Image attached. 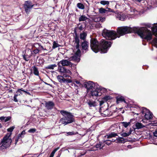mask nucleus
<instances>
[{"label": "nucleus", "instance_id": "obj_1", "mask_svg": "<svg viewBox=\"0 0 157 157\" xmlns=\"http://www.w3.org/2000/svg\"><path fill=\"white\" fill-rule=\"evenodd\" d=\"M151 29L152 33L147 28L137 27V29L136 30L135 33H137L141 38L147 41L150 40L152 38L153 35L157 37V25L153 26ZM153 44L154 46L157 48V38L153 40Z\"/></svg>", "mask_w": 157, "mask_h": 157}, {"label": "nucleus", "instance_id": "obj_2", "mask_svg": "<svg viewBox=\"0 0 157 157\" xmlns=\"http://www.w3.org/2000/svg\"><path fill=\"white\" fill-rule=\"evenodd\" d=\"M60 113L64 116L60 120L62 124L66 125L74 121L73 116L71 113L64 110H61Z\"/></svg>", "mask_w": 157, "mask_h": 157}, {"label": "nucleus", "instance_id": "obj_3", "mask_svg": "<svg viewBox=\"0 0 157 157\" xmlns=\"http://www.w3.org/2000/svg\"><path fill=\"white\" fill-rule=\"evenodd\" d=\"M11 135V132L8 133L3 138L0 143V150H5L10 147L12 142Z\"/></svg>", "mask_w": 157, "mask_h": 157}, {"label": "nucleus", "instance_id": "obj_4", "mask_svg": "<svg viewBox=\"0 0 157 157\" xmlns=\"http://www.w3.org/2000/svg\"><path fill=\"white\" fill-rule=\"evenodd\" d=\"M102 35L105 38L110 40L115 39L117 37H119L116 33L113 31L104 29L102 33Z\"/></svg>", "mask_w": 157, "mask_h": 157}, {"label": "nucleus", "instance_id": "obj_5", "mask_svg": "<svg viewBox=\"0 0 157 157\" xmlns=\"http://www.w3.org/2000/svg\"><path fill=\"white\" fill-rule=\"evenodd\" d=\"M74 41L76 45V49L74 50L75 55L72 57V59L76 60L78 61L80 60L79 57L80 54V51L78 48L79 47V40L78 37L75 36Z\"/></svg>", "mask_w": 157, "mask_h": 157}, {"label": "nucleus", "instance_id": "obj_6", "mask_svg": "<svg viewBox=\"0 0 157 157\" xmlns=\"http://www.w3.org/2000/svg\"><path fill=\"white\" fill-rule=\"evenodd\" d=\"M136 29L137 27H136L131 28L129 27L125 26L118 28L117 33L120 35V36H122L126 34L132 32L135 33Z\"/></svg>", "mask_w": 157, "mask_h": 157}, {"label": "nucleus", "instance_id": "obj_7", "mask_svg": "<svg viewBox=\"0 0 157 157\" xmlns=\"http://www.w3.org/2000/svg\"><path fill=\"white\" fill-rule=\"evenodd\" d=\"M112 43L104 40H102L100 43V52L101 53H105L111 46Z\"/></svg>", "mask_w": 157, "mask_h": 157}, {"label": "nucleus", "instance_id": "obj_8", "mask_svg": "<svg viewBox=\"0 0 157 157\" xmlns=\"http://www.w3.org/2000/svg\"><path fill=\"white\" fill-rule=\"evenodd\" d=\"M90 47L92 50L95 53H97L100 50V45L99 46L98 41L95 39H91Z\"/></svg>", "mask_w": 157, "mask_h": 157}, {"label": "nucleus", "instance_id": "obj_9", "mask_svg": "<svg viewBox=\"0 0 157 157\" xmlns=\"http://www.w3.org/2000/svg\"><path fill=\"white\" fill-rule=\"evenodd\" d=\"M114 15L117 19L121 21H124L127 19H130L132 18L130 15L121 13L119 12H116Z\"/></svg>", "mask_w": 157, "mask_h": 157}, {"label": "nucleus", "instance_id": "obj_10", "mask_svg": "<svg viewBox=\"0 0 157 157\" xmlns=\"http://www.w3.org/2000/svg\"><path fill=\"white\" fill-rule=\"evenodd\" d=\"M117 136V134L114 132H112L109 135L105 136L104 137V140H105L104 142L105 143L108 145H110L112 141H114L115 140L112 139V140H108L107 139H110L112 137H115Z\"/></svg>", "mask_w": 157, "mask_h": 157}, {"label": "nucleus", "instance_id": "obj_11", "mask_svg": "<svg viewBox=\"0 0 157 157\" xmlns=\"http://www.w3.org/2000/svg\"><path fill=\"white\" fill-rule=\"evenodd\" d=\"M141 112L143 114H145L144 117L147 120L151 119L153 117V114L149 110L146 108L143 107L141 109Z\"/></svg>", "mask_w": 157, "mask_h": 157}, {"label": "nucleus", "instance_id": "obj_12", "mask_svg": "<svg viewBox=\"0 0 157 157\" xmlns=\"http://www.w3.org/2000/svg\"><path fill=\"white\" fill-rule=\"evenodd\" d=\"M101 88H99L98 86H94L93 88L90 91L91 95L92 96H100L101 94H99V90Z\"/></svg>", "mask_w": 157, "mask_h": 157}, {"label": "nucleus", "instance_id": "obj_13", "mask_svg": "<svg viewBox=\"0 0 157 157\" xmlns=\"http://www.w3.org/2000/svg\"><path fill=\"white\" fill-rule=\"evenodd\" d=\"M85 85L88 90L90 89L92 90L94 88V86H98V84L94 83L92 82L91 81L88 82L85 84Z\"/></svg>", "mask_w": 157, "mask_h": 157}, {"label": "nucleus", "instance_id": "obj_14", "mask_svg": "<svg viewBox=\"0 0 157 157\" xmlns=\"http://www.w3.org/2000/svg\"><path fill=\"white\" fill-rule=\"evenodd\" d=\"M33 6V5H32L31 2H26L24 5V7L25 9V11L27 13H29V10L32 8Z\"/></svg>", "mask_w": 157, "mask_h": 157}, {"label": "nucleus", "instance_id": "obj_15", "mask_svg": "<svg viewBox=\"0 0 157 157\" xmlns=\"http://www.w3.org/2000/svg\"><path fill=\"white\" fill-rule=\"evenodd\" d=\"M71 62L67 59H63L58 63V66H59L61 64L62 66H68L70 65Z\"/></svg>", "mask_w": 157, "mask_h": 157}, {"label": "nucleus", "instance_id": "obj_16", "mask_svg": "<svg viewBox=\"0 0 157 157\" xmlns=\"http://www.w3.org/2000/svg\"><path fill=\"white\" fill-rule=\"evenodd\" d=\"M54 105V104L53 102L52 101L46 102L45 104V107L48 109H52Z\"/></svg>", "mask_w": 157, "mask_h": 157}, {"label": "nucleus", "instance_id": "obj_17", "mask_svg": "<svg viewBox=\"0 0 157 157\" xmlns=\"http://www.w3.org/2000/svg\"><path fill=\"white\" fill-rule=\"evenodd\" d=\"M129 14H128V15H130L132 17H133V15L137 14L138 13V12L134 8H131L129 10Z\"/></svg>", "mask_w": 157, "mask_h": 157}, {"label": "nucleus", "instance_id": "obj_18", "mask_svg": "<svg viewBox=\"0 0 157 157\" xmlns=\"http://www.w3.org/2000/svg\"><path fill=\"white\" fill-rule=\"evenodd\" d=\"M89 43L86 41H85L82 44V46L83 50H87L89 46Z\"/></svg>", "mask_w": 157, "mask_h": 157}, {"label": "nucleus", "instance_id": "obj_19", "mask_svg": "<svg viewBox=\"0 0 157 157\" xmlns=\"http://www.w3.org/2000/svg\"><path fill=\"white\" fill-rule=\"evenodd\" d=\"M122 101H124V103H127L123 97L118 96L117 98V104H118Z\"/></svg>", "mask_w": 157, "mask_h": 157}, {"label": "nucleus", "instance_id": "obj_20", "mask_svg": "<svg viewBox=\"0 0 157 157\" xmlns=\"http://www.w3.org/2000/svg\"><path fill=\"white\" fill-rule=\"evenodd\" d=\"M64 73H65L67 74H64L63 75V76L65 77H70V75L71 74V71L68 69H67L65 68V71H64Z\"/></svg>", "mask_w": 157, "mask_h": 157}, {"label": "nucleus", "instance_id": "obj_21", "mask_svg": "<svg viewBox=\"0 0 157 157\" xmlns=\"http://www.w3.org/2000/svg\"><path fill=\"white\" fill-rule=\"evenodd\" d=\"M57 78L59 82L60 83L65 82L66 81V79H64L63 77L61 75H58Z\"/></svg>", "mask_w": 157, "mask_h": 157}, {"label": "nucleus", "instance_id": "obj_22", "mask_svg": "<svg viewBox=\"0 0 157 157\" xmlns=\"http://www.w3.org/2000/svg\"><path fill=\"white\" fill-rule=\"evenodd\" d=\"M32 68L34 74L38 76L39 75V72L37 68L35 66H34L32 67Z\"/></svg>", "mask_w": 157, "mask_h": 157}, {"label": "nucleus", "instance_id": "obj_23", "mask_svg": "<svg viewBox=\"0 0 157 157\" xmlns=\"http://www.w3.org/2000/svg\"><path fill=\"white\" fill-rule=\"evenodd\" d=\"M87 104L90 107H94L97 105V104L96 102L95 101H89L88 102Z\"/></svg>", "mask_w": 157, "mask_h": 157}, {"label": "nucleus", "instance_id": "obj_24", "mask_svg": "<svg viewBox=\"0 0 157 157\" xmlns=\"http://www.w3.org/2000/svg\"><path fill=\"white\" fill-rule=\"evenodd\" d=\"M135 126L136 128L139 129L145 127L144 125L140 123L137 122Z\"/></svg>", "mask_w": 157, "mask_h": 157}, {"label": "nucleus", "instance_id": "obj_25", "mask_svg": "<svg viewBox=\"0 0 157 157\" xmlns=\"http://www.w3.org/2000/svg\"><path fill=\"white\" fill-rule=\"evenodd\" d=\"M117 141L119 143H124L126 142L125 140L123 137H119L117 139Z\"/></svg>", "mask_w": 157, "mask_h": 157}, {"label": "nucleus", "instance_id": "obj_26", "mask_svg": "<svg viewBox=\"0 0 157 157\" xmlns=\"http://www.w3.org/2000/svg\"><path fill=\"white\" fill-rule=\"evenodd\" d=\"M86 33L85 32H83L80 34V38L82 40H84L86 36Z\"/></svg>", "mask_w": 157, "mask_h": 157}, {"label": "nucleus", "instance_id": "obj_27", "mask_svg": "<svg viewBox=\"0 0 157 157\" xmlns=\"http://www.w3.org/2000/svg\"><path fill=\"white\" fill-rule=\"evenodd\" d=\"M112 98V97L109 96H105L102 99L103 101H106L110 100Z\"/></svg>", "mask_w": 157, "mask_h": 157}, {"label": "nucleus", "instance_id": "obj_28", "mask_svg": "<svg viewBox=\"0 0 157 157\" xmlns=\"http://www.w3.org/2000/svg\"><path fill=\"white\" fill-rule=\"evenodd\" d=\"M87 19V17L85 15H82L79 17V21H85Z\"/></svg>", "mask_w": 157, "mask_h": 157}, {"label": "nucleus", "instance_id": "obj_29", "mask_svg": "<svg viewBox=\"0 0 157 157\" xmlns=\"http://www.w3.org/2000/svg\"><path fill=\"white\" fill-rule=\"evenodd\" d=\"M56 66L57 65H56V64H55L48 66L47 67H46V68L48 69H53L55 67H56Z\"/></svg>", "mask_w": 157, "mask_h": 157}, {"label": "nucleus", "instance_id": "obj_30", "mask_svg": "<svg viewBox=\"0 0 157 157\" xmlns=\"http://www.w3.org/2000/svg\"><path fill=\"white\" fill-rule=\"evenodd\" d=\"M58 67H59L58 70H59V71L61 73H64L65 68L61 66L60 65V66H58Z\"/></svg>", "mask_w": 157, "mask_h": 157}, {"label": "nucleus", "instance_id": "obj_31", "mask_svg": "<svg viewBox=\"0 0 157 157\" xmlns=\"http://www.w3.org/2000/svg\"><path fill=\"white\" fill-rule=\"evenodd\" d=\"M107 11V10L103 8H101L99 9V12L100 13H105Z\"/></svg>", "mask_w": 157, "mask_h": 157}, {"label": "nucleus", "instance_id": "obj_32", "mask_svg": "<svg viewBox=\"0 0 157 157\" xmlns=\"http://www.w3.org/2000/svg\"><path fill=\"white\" fill-rule=\"evenodd\" d=\"M77 6L78 8L81 9L83 10L84 9V6L81 3H78L77 4Z\"/></svg>", "mask_w": 157, "mask_h": 157}, {"label": "nucleus", "instance_id": "obj_33", "mask_svg": "<svg viewBox=\"0 0 157 157\" xmlns=\"http://www.w3.org/2000/svg\"><path fill=\"white\" fill-rule=\"evenodd\" d=\"M59 147H58L57 148L55 149L51 153L50 157H53L55 153L59 149Z\"/></svg>", "mask_w": 157, "mask_h": 157}, {"label": "nucleus", "instance_id": "obj_34", "mask_svg": "<svg viewBox=\"0 0 157 157\" xmlns=\"http://www.w3.org/2000/svg\"><path fill=\"white\" fill-rule=\"evenodd\" d=\"M101 114H102V116H107L109 115V110L108 109L106 110L105 111H104Z\"/></svg>", "mask_w": 157, "mask_h": 157}, {"label": "nucleus", "instance_id": "obj_35", "mask_svg": "<svg viewBox=\"0 0 157 157\" xmlns=\"http://www.w3.org/2000/svg\"><path fill=\"white\" fill-rule=\"evenodd\" d=\"M100 3L103 5H108L109 4V2L105 1H101L100 2Z\"/></svg>", "mask_w": 157, "mask_h": 157}, {"label": "nucleus", "instance_id": "obj_36", "mask_svg": "<svg viewBox=\"0 0 157 157\" xmlns=\"http://www.w3.org/2000/svg\"><path fill=\"white\" fill-rule=\"evenodd\" d=\"M123 126L125 128H127L130 124V122H122L121 123Z\"/></svg>", "mask_w": 157, "mask_h": 157}, {"label": "nucleus", "instance_id": "obj_37", "mask_svg": "<svg viewBox=\"0 0 157 157\" xmlns=\"http://www.w3.org/2000/svg\"><path fill=\"white\" fill-rule=\"evenodd\" d=\"M131 133V132H129L128 133L124 132L121 134V136L124 137H126L129 136Z\"/></svg>", "mask_w": 157, "mask_h": 157}, {"label": "nucleus", "instance_id": "obj_38", "mask_svg": "<svg viewBox=\"0 0 157 157\" xmlns=\"http://www.w3.org/2000/svg\"><path fill=\"white\" fill-rule=\"evenodd\" d=\"M59 46V45L55 41H54L53 43V45L52 48H55L57 47H58Z\"/></svg>", "mask_w": 157, "mask_h": 157}, {"label": "nucleus", "instance_id": "obj_39", "mask_svg": "<svg viewBox=\"0 0 157 157\" xmlns=\"http://www.w3.org/2000/svg\"><path fill=\"white\" fill-rule=\"evenodd\" d=\"M25 134V131H23L21 133L19 134L18 135V137H23L24 135Z\"/></svg>", "mask_w": 157, "mask_h": 157}, {"label": "nucleus", "instance_id": "obj_40", "mask_svg": "<svg viewBox=\"0 0 157 157\" xmlns=\"http://www.w3.org/2000/svg\"><path fill=\"white\" fill-rule=\"evenodd\" d=\"M36 131V129L34 128H32L29 129L28 132L29 133H34Z\"/></svg>", "mask_w": 157, "mask_h": 157}, {"label": "nucleus", "instance_id": "obj_41", "mask_svg": "<svg viewBox=\"0 0 157 157\" xmlns=\"http://www.w3.org/2000/svg\"><path fill=\"white\" fill-rule=\"evenodd\" d=\"M96 147L97 148L101 149L103 147V146H101V143H99L96 145Z\"/></svg>", "mask_w": 157, "mask_h": 157}, {"label": "nucleus", "instance_id": "obj_42", "mask_svg": "<svg viewBox=\"0 0 157 157\" xmlns=\"http://www.w3.org/2000/svg\"><path fill=\"white\" fill-rule=\"evenodd\" d=\"M76 133H77L76 132H67V136L75 135Z\"/></svg>", "mask_w": 157, "mask_h": 157}, {"label": "nucleus", "instance_id": "obj_43", "mask_svg": "<svg viewBox=\"0 0 157 157\" xmlns=\"http://www.w3.org/2000/svg\"><path fill=\"white\" fill-rule=\"evenodd\" d=\"M40 45L39 43H36L34 44V46L36 48H40Z\"/></svg>", "mask_w": 157, "mask_h": 157}, {"label": "nucleus", "instance_id": "obj_44", "mask_svg": "<svg viewBox=\"0 0 157 157\" xmlns=\"http://www.w3.org/2000/svg\"><path fill=\"white\" fill-rule=\"evenodd\" d=\"M107 9H108V10H107V12H112L114 13V14H112V15L115 16L114 15H115V13H116V12H115L113 10H112L110 8H107Z\"/></svg>", "mask_w": 157, "mask_h": 157}, {"label": "nucleus", "instance_id": "obj_45", "mask_svg": "<svg viewBox=\"0 0 157 157\" xmlns=\"http://www.w3.org/2000/svg\"><path fill=\"white\" fill-rule=\"evenodd\" d=\"M14 128V126H12L7 129V131L10 132H11Z\"/></svg>", "mask_w": 157, "mask_h": 157}, {"label": "nucleus", "instance_id": "obj_46", "mask_svg": "<svg viewBox=\"0 0 157 157\" xmlns=\"http://www.w3.org/2000/svg\"><path fill=\"white\" fill-rule=\"evenodd\" d=\"M22 91H23L24 92H25V93H27V92L25 91V90H22L21 89H19L17 90V92H19V93H20L21 94H22V93L21 92Z\"/></svg>", "mask_w": 157, "mask_h": 157}, {"label": "nucleus", "instance_id": "obj_47", "mask_svg": "<svg viewBox=\"0 0 157 157\" xmlns=\"http://www.w3.org/2000/svg\"><path fill=\"white\" fill-rule=\"evenodd\" d=\"M18 95V94H15L13 97L14 99V101L15 102H17L18 101V100L17 98V96Z\"/></svg>", "mask_w": 157, "mask_h": 157}, {"label": "nucleus", "instance_id": "obj_48", "mask_svg": "<svg viewBox=\"0 0 157 157\" xmlns=\"http://www.w3.org/2000/svg\"><path fill=\"white\" fill-rule=\"evenodd\" d=\"M10 117H5V119H4V122H6V121H7L10 120Z\"/></svg>", "mask_w": 157, "mask_h": 157}, {"label": "nucleus", "instance_id": "obj_49", "mask_svg": "<svg viewBox=\"0 0 157 157\" xmlns=\"http://www.w3.org/2000/svg\"><path fill=\"white\" fill-rule=\"evenodd\" d=\"M39 52V50L37 49L34 50L33 51V52H34V53L35 54H37V53H38Z\"/></svg>", "mask_w": 157, "mask_h": 157}, {"label": "nucleus", "instance_id": "obj_50", "mask_svg": "<svg viewBox=\"0 0 157 157\" xmlns=\"http://www.w3.org/2000/svg\"><path fill=\"white\" fill-rule=\"evenodd\" d=\"M5 119V117H0V120L1 121H4Z\"/></svg>", "mask_w": 157, "mask_h": 157}, {"label": "nucleus", "instance_id": "obj_51", "mask_svg": "<svg viewBox=\"0 0 157 157\" xmlns=\"http://www.w3.org/2000/svg\"><path fill=\"white\" fill-rule=\"evenodd\" d=\"M39 48L41 50H46V49L44 48H43V47L42 46H41V45L40 46Z\"/></svg>", "mask_w": 157, "mask_h": 157}, {"label": "nucleus", "instance_id": "obj_52", "mask_svg": "<svg viewBox=\"0 0 157 157\" xmlns=\"http://www.w3.org/2000/svg\"><path fill=\"white\" fill-rule=\"evenodd\" d=\"M154 135L155 137H157V131H155L154 132Z\"/></svg>", "mask_w": 157, "mask_h": 157}, {"label": "nucleus", "instance_id": "obj_53", "mask_svg": "<svg viewBox=\"0 0 157 157\" xmlns=\"http://www.w3.org/2000/svg\"><path fill=\"white\" fill-rule=\"evenodd\" d=\"M100 105H102V104H103L104 103V102H103V100L102 101H100Z\"/></svg>", "mask_w": 157, "mask_h": 157}, {"label": "nucleus", "instance_id": "obj_54", "mask_svg": "<svg viewBox=\"0 0 157 157\" xmlns=\"http://www.w3.org/2000/svg\"><path fill=\"white\" fill-rule=\"evenodd\" d=\"M66 82L67 83H70V82H71V81L70 79L68 80H66Z\"/></svg>", "mask_w": 157, "mask_h": 157}, {"label": "nucleus", "instance_id": "obj_55", "mask_svg": "<svg viewBox=\"0 0 157 157\" xmlns=\"http://www.w3.org/2000/svg\"><path fill=\"white\" fill-rule=\"evenodd\" d=\"M100 20H101L102 21H103L105 20V18L103 17L101 19H100Z\"/></svg>", "mask_w": 157, "mask_h": 157}, {"label": "nucleus", "instance_id": "obj_56", "mask_svg": "<svg viewBox=\"0 0 157 157\" xmlns=\"http://www.w3.org/2000/svg\"><path fill=\"white\" fill-rule=\"evenodd\" d=\"M75 82L76 83L78 84H80V82L78 81H76Z\"/></svg>", "mask_w": 157, "mask_h": 157}, {"label": "nucleus", "instance_id": "obj_57", "mask_svg": "<svg viewBox=\"0 0 157 157\" xmlns=\"http://www.w3.org/2000/svg\"><path fill=\"white\" fill-rule=\"evenodd\" d=\"M2 127V125H1V124L0 123V128H1V127Z\"/></svg>", "mask_w": 157, "mask_h": 157}, {"label": "nucleus", "instance_id": "obj_58", "mask_svg": "<svg viewBox=\"0 0 157 157\" xmlns=\"http://www.w3.org/2000/svg\"><path fill=\"white\" fill-rule=\"evenodd\" d=\"M24 59H26V58H25V56H24Z\"/></svg>", "mask_w": 157, "mask_h": 157}, {"label": "nucleus", "instance_id": "obj_59", "mask_svg": "<svg viewBox=\"0 0 157 157\" xmlns=\"http://www.w3.org/2000/svg\"><path fill=\"white\" fill-rule=\"evenodd\" d=\"M25 60H26V61H27L28 60L26 59H25Z\"/></svg>", "mask_w": 157, "mask_h": 157}, {"label": "nucleus", "instance_id": "obj_60", "mask_svg": "<svg viewBox=\"0 0 157 157\" xmlns=\"http://www.w3.org/2000/svg\"><path fill=\"white\" fill-rule=\"evenodd\" d=\"M156 145H157V144H156Z\"/></svg>", "mask_w": 157, "mask_h": 157}]
</instances>
